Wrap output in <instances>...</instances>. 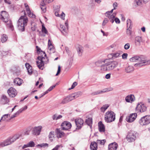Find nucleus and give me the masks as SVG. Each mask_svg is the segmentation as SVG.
Masks as SVG:
<instances>
[{
    "label": "nucleus",
    "mask_w": 150,
    "mask_h": 150,
    "mask_svg": "<svg viewBox=\"0 0 150 150\" xmlns=\"http://www.w3.org/2000/svg\"><path fill=\"white\" fill-rule=\"evenodd\" d=\"M42 129V127L41 126H38V135L40 134L41 130Z\"/></svg>",
    "instance_id": "obj_62"
},
{
    "label": "nucleus",
    "mask_w": 150,
    "mask_h": 150,
    "mask_svg": "<svg viewBox=\"0 0 150 150\" xmlns=\"http://www.w3.org/2000/svg\"><path fill=\"white\" fill-rule=\"evenodd\" d=\"M109 106V105L108 104L103 105L100 108L101 111L102 112H104Z\"/></svg>",
    "instance_id": "obj_43"
},
{
    "label": "nucleus",
    "mask_w": 150,
    "mask_h": 150,
    "mask_svg": "<svg viewBox=\"0 0 150 150\" xmlns=\"http://www.w3.org/2000/svg\"><path fill=\"white\" fill-rule=\"evenodd\" d=\"M86 122L87 124L90 126V127H91V125L92 123V119L91 118H88L86 119Z\"/></svg>",
    "instance_id": "obj_40"
},
{
    "label": "nucleus",
    "mask_w": 150,
    "mask_h": 150,
    "mask_svg": "<svg viewBox=\"0 0 150 150\" xmlns=\"http://www.w3.org/2000/svg\"><path fill=\"white\" fill-rule=\"evenodd\" d=\"M41 30L43 33V35L44 36H45L46 34H47L48 31L45 27L44 23H42Z\"/></svg>",
    "instance_id": "obj_36"
},
{
    "label": "nucleus",
    "mask_w": 150,
    "mask_h": 150,
    "mask_svg": "<svg viewBox=\"0 0 150 150\" xmlns=\"http://www.w3.org/2000/svg\"><path fill=\"white\" fill-rule=\"evenodd\" d=\"M32 134L33 135H37L38 134V127H34L32 129Z\"/></svg>",
    "instance_id": "obj_44"
},
{
    "label": "nucleus",
    "mask_w": 150,
    "mask_h": 150,
    "mask_svg": "<svg viewBox=\"0 0 150 150\" xmlns=\"http://www.w3.org/2000/svg\"><path fill=\"white\" fill-rule=\"evenodd\" d=\"M130 47L129 44L127 43L124 46V48L125 50H127Z\"/></svg>",
    "instance_id": "obj_59"
},
{
    "label": "nucleus",
    "mask_w": 150,
    "mask_h": 150,
    "mask_svg": "<svg viewBox=\"0 0 150 150\" xmlns=\"http://www.w3.org/2000/svg\"><path fill=\"white\" fill-rule=\"evenodd\" d=\"M137 116V114L136 113L131 114L127 117L126 119V121L129 123H131L134 121Z\"/></svg>",
    "instance_id": "obj_11"
},
{
    "label": "nucleus",
    "mask_w": 150,
    "mask_h": 150,
    "mask_svg": "<svg viewBox=\"0 0 150 150\" xmlns=\"http://www.w3.org/2000/svg\"><path fill=\"white\" fill-rule=\"evenodd\" d=\"M10 115L9 114H6L4 115L1 118L0 121H1V120H5L8 117V115Z\"/></svg>",
    "instance_id": "obj_51"
},
{
    "label": "nucleus",
    "mask_w": 150,
    "mask_h": 150,
    "mask_svg": "<svg viewBox=\"0 0 150 150\" xmlns=\"http://www.w3.org/2000/svg\"><path fill=\"white\" fill-rule=\"evenodd\" d=\"M90 148L91 150H97V143L94 142H92L90 145Z\"/></svg>",
    "instance_id": "obj_32"
},
{
    "label": "nucleus",
    "mask_w": 150,
    "mask_h": 150,
    "mask_svg": "<svg viewBox=\"0 0 150 150\" xmlns=\"http://www.w3.org/2000/svg\"><path fill=\"white\" fill-rule=\"evenodd\" d=\"M115 119V114L113 111L110 110L106 112L105 115V120L107 123L114 121Z\"/></svg>",
    "instance_id": "obj_6"
},
{
    "label": "nucleus",
    "mask_w": 150,
    "mask_h": 150,
    "mask_svg": "<svg viewBox=\"0 0 150 150\" xmlns=\"http://www.w3.org/2000/svg\"><path fill=\"white\" fill-rule=\"evenodd\" d=\"M28 21V19L25 16H21L18 22V30L22 32L24 31L25 27L27 24Z\"/></svg>",
    "instance_id": "obj_5"
},
{
    "label": "nucleus",
    "mask_w": 150,
    "mask_h": 150,
    "mask_svg": "<svg viewBox=\"0 0 150 150\" xmlns=\"http://www.w3.org/2000/svg\"><path fill=\"white\" fill-rule=\"evenodd\" d=\"M143 0H135L134 3H136L137 6H141L144 3Z\"/></svg>",
    "instance_id": "obj_45"
},
{
    "label": "nucleus",
    "mask_w": 150,
    "mask_h": 150,
    "mask_svg": "<svg viewBox=\"0 0 150 150\" xmlns=\"http://www.w3.org/2000/svg\"><path fill=\"white\" fill-rule=\"evenodd\" d=\"M106 141L105 139L102 140H98L97 141V144H100L101 145H103L105 143Z\"/></svg>",
    "instance_id": "obj_46"
},
{
    "label": "nucleus",
    "mask_w": 150,
    "mask_h": 150,
    "mask_svg": "<svg viewBox=\"0 0 150 150\" xmlns=\"http://www.w3.org/2000/svg\"><path fill=\"white\" fill-rule=\"evenodd\" d=\"M23 80L19 78H16L13 81L14 84L17 86H20L22 83Z\"/></svg>",
    "instance_id": "obj_26"
},
{
    "label": "nucleus",
    "mask_w": 150,
    "mask_h": 150,
    "mask_svg": "<svg viewBox=\"0 0 150 150\" xmlns=\"http://www.w3.org/2000/svg\"><path fill=\"white\" fill-rule=\"evenodd\" d=\"M136 110L137 113L144 112L147 111V107L144 104L140 103L137 105Z\"/></svg>",
    "instance_id": "obj_8"
},
{
    "label": "nucleus",
    "mask_w": 150,
    "mask_h": 150,
    "mask_svg": "<svg viewBox=\"0 0 150 150\" xmlns=\"http://www.w3.org/2000/svg\"><path fill=\"white\" fill-rule=\"evenodd\" d=\"M46 59L48 60L45 52L38 47V68L41 70L43 69L44 65L46 62Z\"/></svg>",
    "instance_id": "obj_3"
},
{
    "label": "nucleus",
    "mask_w": 150,
    "mask_h": 150,
    "mask_svg": "<svg viewBox=\"0 0 150 150\" xmlns=\"http://www.w3.org/2000/svg\"><path fill=\"white\" fill-rule=\"evenodd\" d=\"M34 145V143L33 141H30L27 144L24 145L23 146V148H25L28 147H33Z\"/></svg>",
    "instance_id": "obj_37"
},
{
    "label": "nucleus",
    "mask_w": 150,
    "mask_h": 150,
    "mask_svg": "<svg viewBox=\"0 0 150 150\" xmlns=\"http://www.w3.org/2000/svg\"><path fill=\"white\" fill-rule=\"evenodd\" d=\"M71 127V123L68 121H64L61 125V128L64 130H67L70 129Z\"/></svg>",
    "instance_id": "obj_12"
},
{
    "label": "nucleus",
    "mask_w": 150,
    "mask_h": 150,
    "mask_svg": "<svg viewBox=\"0 0 150 150\" xmlns=\"http://www.w3.org/2000/svg\"><path fill=\"white\" fill-rule=\"evenodd\" d=\"M131 62H138L134 65L135 67H141L150 64V59L147 60L146 57L142 56L136 55L129 59Z\"/></svg>",
    "instance_id": "obj_1"
},
{
    "label": "nucleus",
    "mask_w": 150,
    "mask_h": 150,
    "mask_svg": "<svg viewBox=\"0 0 150 150\" xmlns=\"http://www.w3.org/2000/svg\"><path fill=\"white\" fill-rule=\"evenodd\" d=\"M127 56L128 54L127 53H123L122 55V59H127Z\"/></svg>",
    "instance_id": "obj_58"
},
{
    "label": "nucleus",
    "mask_w": 150,
    "mask_h": 150,
    "mask_svg": "<svg viewBox=\"0 0 150 150\" xmlns=\"http://www.w3.org/2000/svg\"><path fill=\"white\" fill-rule=\"evenodd\" d=\"M72 100V99L71 98L69 95L65 97L60 102L59 104H64Z\"/></svg>",
    "instance_id": "obj_20"
},
{
    "label": "nucleus",
    "mask_w": 150,
    "mask_h": 150,
    "mask_svg": "<svg viewBox=\"0 0 150 150\" xmlns=\"http://www.w3.org/2000/svg\"><path fill=\"white\" fill-rule=\"evenodd\" d=\"M59 29L63 35H67V29L63 25H60Z\"/></svg>",
    "instance_id": "obj_29"
},
{
    "label": "nucleus",
    "mask_w": 150,
    "mask_h": 150,
    "mask_svg": "<svg viewBox=\"0 0 150 150\" xmlns=\"http://www.w3.org/2000/svg\"><path fill=\"white\" fill-rule=\"evenodd\" d=\"M108 20L107 18H105L103 21V22L102 23V25L103 26H105L108 22Z\"/></svg>",
    "instance_id": "obj_56"
},
{
    "label": "nucleus",
    "mask_w": 150,
    "mask_h": 150,
    "mask_svg": "<svg viewBox=\"0 0 150 150\" xmlns=\"http://www.w3.org/2000/svg\"><path fill=\"white\" fill-rule=\"evenodd\" d=\"M100 62L103 63L100 66L101 70L103 71L113 70L117 67L118 64V62L115 61H109L106 62V61L105 60L103 62L100 61H98L97 63Z\"/></svg>",
    "instance_id": "obj_2"
},
{
    "label": "nucleus",
    "mask_w": 150,
    "mask_h": 150,
    "mask_svg": "<svg viewBox=\"0 0 150 150\" xmlns=\"http://www.w3.org/2000/svg\"><path fill=\"white\" fill-rule=\"evenodd\" d=\"M110 91V90H108V89L106 88L103 89L101 91L99 90L96 91L92 93L91 94L93 96L103 94V93L106 92L107 91Z\"/></svg>",
    "instance_id": "obj_21"
},
{
    "label": "nucleus",
    "mask_w": 150,
    "mask_h": 150,
    "mask_svg": "<svg viewBox=\"0 0 150 150\" xmlns=\"http://www.w3.org/2000/svg\"><path fill=\"white\" fill-rule=\"evenodd\" d=\"M0 19L3 22L7 23V27L9 28L12 30H13V26L11 20L9 18V15L8 13L5 11H2L0 14Z\"/></svg>",
    "instance_id": "obj_4"
},
{
    "label": "nucleus",
    "mask_w": 150,
    "mask_h": 150,
    "mask_svg": "<svg viewBox=\"0 0 150 150\" xmlns=\"http://www.w3.org/2000/svg\"><path fill=\"white\" fill-rule=\"evenodd\" d=\"M127 28H129L131 29L132 27V24L131 20L130 19H128L127 20Z\"/></svg>",
    "instance_id": "obj_41"
},
{
    "label": "nucleus",
    "mask_w": 150,
    "mask_h": 150,
    "mask_svg": "<svg viewBox=\"0 0 150 150\" xmlns=\"http://www.w3.org/2000/svg\"><path fill=\"white\" fill-rule=\"evenodd\" d=\"M125 100L127 102L132 103L135 100V98L134 95L130 94L126 97Z\"/></svg>",
    "instance_id": "obj_19"
},
{
    "label": "nucleus",
    "mask_w": 150,
    "mask_h": 150,
    "mask_svg": "<svg viewBox=\"0 0 150 150\" xmlns=\"http://www.w3.org/2000/svg\"><path fill=\"white\" fill-rule=\"evenodd\" d=\"M136 133L133 130H131L128 132L127 135L126 139L127 141L129 142H132L136 139Z\"/></svg>",
    "instance_id": "obj_9"
},
{
    "label": "nucleus",
    "mask_w": 150,
    "mask_h": 150,
    "mask_svg": "<svg viewBox=\"0 0 150 150\" xmlns=\"http://www.w3.org/2000/svg\"><path fill=\"white\" fill-rule=\"evenodd\" d=\"M114 21H115L116 23L119 24L120 23V21L118 18H116L114 19Z\"/></svg>",
    "instance_id": "obj_61"
},
{
    "label": "nucleus",
    "mask_w": 150,
    "mask_h": 150,
    "mask_svg": "<svg viewBox=\"0 0 150 150\" xmlns=\"http://www.w3.org/2000/svg\"><path fill=\"white\" fill-rule=\"evenodd\" d=\"M56 130L57 137L58 138H61L64 136V133L60 129H57Z\"/></svg>",
    "instance_id": "obj_30"
},
{
    "label": "nucleus",
    "mask_w": 150,
    "mask_h": 150,
    "mask_svg": "<svg viewBox=\"0 0 150 150\" xmlns=\"http://www.w3.org/2000/svg\"><path fill=\"white\" fill-rule=\"evenodd\" d=\"M118 145L116 142L110 144L108 145V150H116Z\"/></svg>",
    "instance_id": "obj_24"
},
{
    "label": "nucleus",
    "mask_w": 150,
    "mask_h": 150,
    "mask_svg": "<svg viewBox=\"0 0 150 150\" xmlns=\"http://www.w3.org/2000/svg\"><path fill=\"white\" fill-rule=\"evenodd\" d=\"M125 71L127 73H129L132 72L134 70L133 67L129 66L125 68Z\"/></svg>",
    "instance_id": "obj_35"
},
{
    "label": "nucleus",
    "mask_w": 150,
    "mask_h": 150,
    "mask_svg": "<svg viewBox=\"0 0 150 150\" xmlns=\"http://www.w3.org/2000/svg\"><path fill=\"white\" fill-rule=\"evenodd\" d=\"M75 122L76 126L77 129H80L83 125V121L81 118L76 119L75 120Z\"/></svg>",
    "instance_id": "obj_14"
},
{
    "label": "nucleus",
    "mask_w": 150,
    "mask_h": 150,
    "mask_svg": "<svg viewBox=\"0 0 150 150\" xmlns=\"http://www.w3.org/2000/svg\"><path fill=\"white\" fill-rule=\"evenodd\" d=\"M98 126L99 130L100 132H104L105 131V127L102 122H99Z\"/></svg>",
    "instance_id": "obj_28"
},
{
    "label": "nucleus",
    "mask_w": 150,
    "mask_h": 150,
    "mask_svg": "<svg viewBox=\"0 0 150 150\" xmlns=\"http://www.w3.org/2000/svg\"><path fill=\"white\" fill-rule=\"evenodd\" d=\"M48 144L47 143H42L40 144H38V147H45L46 146L48 147Z\"/></svg>",
    "instance_id": "obj_49"
},
{
    "label": "nucleus",
    "mask_w": 150,
    "mask_h": 150,
    "mask_svg": "<svg viewBox=\"0 0 150 150\" xmlns=\"http://www.w3.org/2000/svg\"><path fill=\"white\" fill-rule=\"evenodd\" d=\"M126 33L127 35H130L132 33L131 29H129V28H127Z\"/></svg>",
    "instance_id": "obj_55"
},
{
    "label": "nucleus",
    "mask_w": 150,
    "mask_h": 150,
    "mask_svg": "<svg viewBox=\"0 0 150 150\" xmlns=\"http://www.w3.org/2000/svg\"><path fill=\"white\" fill-rule=\"evenodd\" d=\"M1 98V101L3 104H6L9 102V100L5 95H3Z\"/></svg>",
    "instance_id": "obj_31"
},
{
    "label": "nucleus",
    "mask_w": 150,
    "mask_h": 150,
    "mask_svg": "<svg viewBox=\"0 0 150 150\" xmlns=\"http://www.w3.org/2000/svg\"><path fill=\"white\" fill-rule=\"evenodd\" d=\"M114 10L115 9L113 8L110 11H108L106 12L105 14V16L109 18L110 21L112 23L114 22V19L116 15V13H114L112 15H111Z\"/></svg>",
    "instance_id": "obj_10"
},
{
    "label": "nucleus",
    "mask_w": 150,
    "mask_h": 150,
    "mask_svg": "<svg viewBox=\"0 0 150 150\" xmlns=\"http://www.w3.org/2000/svg\"><path fill=\"white\" fill-rule=\"evenodd\" d=\"M31 129V128L30 127H28L24 131L23 134L25 135H28L29 134Z\"/></svg>",
    "instance_id": "obj_39"
},
{
    "label": "nucleus",
    "mask_w": 150,
    "mask_h": 150,
    "mask_svg": "<svg viewBox=\"0 0 150 150\" xmlns=\"http://www.w3.org/2000/svg\"><path fill=\"white\" fill-rule=\"evenodd\" d=\"M55 15L56 16H58L59 17H60V16H61L62 17H64L65 15V14L63 12L62 13V14H61V15H60L59 14L58 12L57 11L55 12Z\"/></svg>",
    "instance_id": "obj_50"
},
{
    "label": "nucleus",
    "mask_w": 150,
    "mask_h": 150,
    "mask_svg": "<svg viewBox=\"0 0 150 150\" xmlns=\"http://www.w3.org/2000/svg\"><path fill=\"white\" fill-rule=\"evenodd\" d=\"M25 66L26 67L27 69H30V68L31 67V65L29 63H25Z\"/></svg>",
    "instance_id": "obj_63"
},
{
    "label": "nucleus",
    "mask_w": 150,
    "mask_h": 150,
    "mask_svg": "<svg viewBox=\"0 0 150 150\" xmlns=\"http://www.w3.org/2000/svg\"><path fill=\"white\" fill-rule=\"evenodd\" d=\"M8 93L11 97H14L17 94L16 90L12 88H10L7 91Z\"/></svg>",
    "instance_id": "obj_15"
},
{
    "label": "nucleus",
    "mask_w": 150,
    "mask_h": 150,
    "mask_svg": "<svg viewBox=\"0 0 150 150\" xmlns=\"http://www.w3.org/2000/svg\"><path fill=\"white\" fill-rule=\"evenodd\" d=\"M37 21L35 23L34 21H32L31 22V29L33 31H35L37 28Z\"/></svg>",
    "instance_id": "obj_33"
},
{
    "label": "nucleus",
    "mask_w": 150,
    "mask_h": 150,
    "mask_svg": "<svg viewBox=\"0 0 150 150\" xmlns=\"http://www.w3.org/2000/svg\"><path fill=\"white\" fill-rule=\"evenodd\" d=\"M56 86V85H54L51 86L49 88L47 91H45L43 93H42V94H41V96H40L39 98H41L43 96L45 95L47 93L51 91Z\"/></svg>",
    "instance_id": "obj_34"
},
{
    "label": "nucleus",
    "mask_w": 150,
    "mask_h": 150,
    "mask_svg": "<svg viewBox=\"0 0 150 150\" xmlns=\"http://www.w3.org/2000/svg\"><path fill=\"white\" fill-rule=\"evenodd\" d=\"M8 39V37L5 34H3L1 37V42L2 43L6 42Z\"/></svg>",
    "instance_id": "obj_42"
},
{
    "label": "nucleus",
    "mask_w": 150,
    "mask_h": 150,
    "mask_svg": "<svg viewBox=\"0 0 150 150\" xmlns=\"http://www.w3.org/2000/svg\"><path fill=\"white\" fill-rule=\"evenodd\" d=\"M61 71V67L60 65H59L58 67V70L57 74H56V76H57L60 73Z\"/></svg>",
    "instance_id": "obj_60"
},
{
    "label": "nucleus",
    "mask_w": 150,
    "mask_h": 150,
    "mask_svg": "<svg viewBox=\"0 0 150 150\" xmlns=\"http://www.w3.org/2000/svg\"><path fill=\"white\" fill-rule=\"evenodd\" d=\"M139 123L142 126L149 124L150 123V115H146L142 117L139 121Z\"/></svg>",
    "instance_id": "obj_7"
},
{
    "label": "nucleus",
    "mask_w": 150,
    "mask_h": 150,
    "mask_svg": "<svg viewBox=\"0 0 150 150\" xmlns=\"http://www.w3.org/2000/svg\"><path fill=\"white\" fill-rule=\"evenodd\" d=\"M96 2L94 0H91L90 2V4L92 6H95Z\"/></svg>",
    "instance_id": "obj_52"
},
{
    "label": "nucleus",
    "mask_w": 150,
    "mask_h": 150,
    "mask_svg": "<svg viewBox=\"0 0 150 150\" xmlns=\"http://www.w3.org/2000/svg\"><path fill=\"white\" fill-rule=\"evenodd\" d=\"M16 140V139L13 136L12 137H9L3 142L4 144L2 146H6L11 144Z\"/></svg>",
    "instance_id": "obj_13"
},
{
    "label": "nucleus",
    "mask_w": 150,
    "mask_h": 150,
    "mask_svg": "<svg viewBox=\"0 0 150 150\" xmlns=\"http://www.w3.org/2000/svg\"><path fill=\"white\" fill-rule=\"evenodd\" d=\"M49 139L50 141L52 142L54 138V132L53 131H52L49 133Z\"/></svg>",
    "instance_id": "obj_38"
},
{
    "label": "nucleus",
    "mask_w": 150,
    "mask_h": 150,
    "mask_svg": "<svg viewBox=\"0 0 150 150\" xmlns=\"http://www.w3.org/2000/svg\"><path fill=\"white\" fill-rule=\"evenodd\" d=\"M117 5H118V4L117 2H115V3H114L113 4V8H114L113 9H114L115 10L116 9V7L117 6Z\"/></svg>",
    "instance_id": "obj_64"
},
{
    "label": "nucleus",
    "mask_w": 150,
    "mask_h": 150,
    "mask_svg": "<svg viewBox=\"0 0 150 150\" xmlns=\"http://www.w3.org/2000/svg\"><path fill=\"white\" fill-rule=\"evenodd\" d=\"M82 95V92L81 91H78L76 92H75L74 93L71 94L69 95V96L72 99V100L75 99L80 96H81Z\"/></svg>",
    "instance_id": "obj_22"
},
{
    "label": "nucleus",
    "mask_w": 150,
    "mask_h": 150,
    "mask_svg": "<svg viewBox=\"0 0 150 150\" xmlns=\"http://www.w3.org/2000/svg\"><path fill=\"white\" fill-rule=\"evenodd\" d=\"M27 70L28 73L29 75H30L32 74L33 72V69H32V67H31L30 68V69H27Z\"/></svg>",
    "instance_id": "obj_57"
},
{
    "label": "nucleus",
    "mask_w": 150,
    "mask_h": 150,
    "mask_svg": "<svg viewBox=\"0 0 150 150\" xmlns=\"http://www.w3.org/2000/svg\"><path fill=\"white\" fill-rule=\"evenodd\" d=\"M24 5L27 12L28 16L30 17H31L33 18H35V16L33 13H32L31 12L29 6L28 4L27 3H25L24 4Z\"/></svg>",
    "instance_id": "obj_16"
},
{
    "label": "nucleus",
    "mask_w": 150,
    "mask_h": 150,
    "mask_svg": "<svg viewBox=\"0 0 150 150\" xmlns=\"http://www.w3.org/2000/svg\"><path fill=\"white\" fill-rule=\"evenodd\" d=\"M142 42V38L139 36H136L134 39V43L136 46H140V43Z\"/></svg>",
    "instance_id": "obj_25"
},
{
    "label": "nucleus",
    "mask_w": 150,
    "mask_h": 150,
    "mask_svg": "<svg viewBox=\"0 0 150 150\" xmlns=\"http://www.w3.org/2000/svg\"><path fill=\"white\" fill-rule=\"evenodd\" d=\"M48 47L50 50H51L53 48V46L50 40L49 39L48 40Z\"/></svg>",
    "instance_id": "obj_48"
},
{
    "label": "nucleus",
    "mask_w": 150,
    "mask_h": 150,
    "mask_svg": "<svg viewBox=\"0 0 150 150\" xmlns=\"http://www.w3.org/2000/svg\"><path fill=\"white\" fill-rule=\"evenodd\" d=\"M122 54V52L121 51H118L116 52L112 53L110 54L109 55L111 57V58L112 59H114L120 57L121 54Z\"/></svg>",
    "instance_id": "obj_18"
},
{
    "label": "nucleus",
    "mask_w": 150,
    "mask_h": 150,
    "mask_svg": "<svg viewBox=\"0 0 150 150\" xmlns=\"http://www.w3.org/2000/svg\"><path fill=\"white\" fill-rule=\"evenodd\" d=\"M77 83L76 82H74L71 86V88H69V90H70L71 89L74 88L77 85Z\"/></svg>",
    "instance_id": "obj_54"
},
{
    "label": "nucleus",
    "mask_w": 150,
    "mask_h": 150,
    "mask_svg": "<svg viewBox=\"0 0 150 150\" xmlns=\"http://www.w3.org/2000/svg\"><path fill=\"white\" fill-rule=\"evenodd\" d=\"M46 4L44 0H42L40 4V8L44 13L46 11Z\"/></svg>",
    "instance_id": "obj_23"
},
{
    "label": "nucleus",
    "mask_w": 150,
    "mask_h": 150,
    "mask_svg": "<svg viewBox=\"0 0 150 150\" xmlns=\"http://www.w3.org/2000/svg\"><path fill=\"white\" fill-rule=\"evenodd\" d=\"M115 47L116 45H115L112 44L107 47V49L108 50H111L112 49L115 48Z\"/></svg>",
    "instance_id": "obj_53"
},
{
    "label": "nucleus",
    "mask_w": 150,
    "mask_h": 150,
    "mask_svg": "<svg viewBox=\"0 0 150 150\" xmlns=\"http://www.w3.org/2000/svg\"><path fill=\"white\" fill-rule=\"evenodd\" d=\"M22 135V134L21 133H17L16 134H15L13 137L14 138H15L16 139V140L18 139L19 138L21 137Z\"/></svg>",
    "instance_id": "obj_47"
},
{
    "label": "nucleus",
    "mask_w": 150,
    "mask_h": 150,
    "mask_svg": "<svg viewBox=\"0 0 150 150\" xmlns=\"http://www.w3.org/2000/svg\"><path fill=\"white\" fill-rule=\"evenodd\" d=\"M76 50L78 55L79 56H81L83 51V48L81 45H79L76 48Z\"/></svg>",
    "instance_id": "obj_27"
},
{
    "label": "nucleus",
    "mask_w": 150,
    "mask_h": 150,
    "mask_svg": "<svg viewBox=\"0 0 150 150\" xmlns=\"http://www.w3.org/2000/svg\"><path fill=\"white\" fill-rule=\"evenodd\" d=\"M27 106H25L24 107L22 108L14 114L12 115L10 117V120H11V119L17 117L23 111L27 109Z\"/></svg>",
    "instance_id": "obj_17"
}]
</instances>
